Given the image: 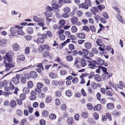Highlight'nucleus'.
Returning <instances> with one entry per match:
<instances>
[{"label":"nucleus","instance_id":"a18cd8bd","mask_svg":"<svg viewBox=\"0 0 125 125\" xmlns=\"http://www.w3.org/2000/svg\"><path fill=\"white\" fill-rule=\"evenodd\" d=\"M97 61L98 62V63L101 65H103L104 62V61L101 59L100 58H98Z\"/></svg>","mask_w":125,"mask_h":125},{"label":"nucleus","instance_id":"bf43d9fd","mask_svg":"<svg viewBox=\"0 0 125 125\" xmlns=\"http://www.w3.org/2000/svg\"><path fill=\"white\" fill-rule=\"evenodd\" d=\"M60 73L61 75L63 76L66 75L67 73L64 70H62L60 71Z\"/></svg>","mask_w":125,"mask_h":125},{"label":"nucleus","instance_id":"de8ad7c7","mask_svg":"<svg viewBox=\"0 0 125 125\" xmlns=\"http://www.w3.org/2000/svg\"><path fill=\"white\" fill-rule=\"evenodd\" d=\"M61 92L60 91L57 90L56 91L55 95L58 97L61 96Z\"/></svg>","mask_w":125,"mask_h":125},{"label":"nucleus","instance_id":"c85d7f7f","mask_svg":"<svg viewBox=\"0 0 125 125\" xmlns=\"http://www.w3.org/2000/svg\"><path fill=\"white\" fill-rule=\"evenodd\" d=\"M52 12L50 11H46L44 12L45 15L49 17H51L52 16Z\"/></svg>","mask_w":125,"mask_h":125},{"label":"nucleus","instance_id":"20e7f679","mask_svg":"<svg viewBox=\"0 0 125 125\" xmlns=\"http://www.w3.org/2000/svg\"><path fill=\"white\" fill-rule=\"evenodd\" d=\"M20 78V75L19 74L16 75V76L13 78L12 81L13 83L15 84H18L19 82V78Z\"/></svg>","mask_w":125,"mask_h":125},{"label":"nucleus","instance_id":"6ab92c4d","mask_svg":"<svg viewBox=\"0 0 125 125\" xmlns=\"http://www.w3.org/2000/svg\"><path fill=\"white\" fill-rule=\"evenodd\" d=\"M77 37L79 38L83 39L85 37V36L84 33L81 32L78 34Z\"/></svg>","mask_w":125,"mask_h":125},{"label":"nucleus","instance_id":"39448f33","mask_svg":"<svg viewBox=\"0 0 125 125\" xmlns=\"http://www.w3.org/2000/svg\"><path fill=\"white\" fill-rule=\"evenodd\" d=\"M33 20L35 22H38L40 21L41 22H44L45 19L44 18L42 17L39 18L37 17L34 16L33 17Z\"/></svg>","mask_w":125,"mask_h":125},{"label":"nucleus","instance_id":"603ef678","mask_svg":"<svg viewBox=\"0 0 125 125\" xmlns=\"http://www.w3.org/2000/svg\"><path fill=\"white\" fill-rule=\"evenodd\" d=\"M77 30V29L75 26H73L72 27L71 31L75 33L76 32Z\"/></svg>","mask_w":125,"mask_h":125},{"label":"nucleus","instance_id":"423d86ee","mask_svg":"<svg viewBox=\"0 0 125 125\" xmlns=\"http://www.w3.org/2000/svg\"><path fill=\"white\" fill-rule=\"evenodd\" d=\"M44 39L42 37H39L36 40H35L34 41L38 43H43L44 42Z\"/></svg>","mask_w":125,"mask_h":125},{"label":"nucleus","instance_id":"1a4fd4ad","mask_svg":"<svg viewBox=\"0 0 125 125\" xmlns=\"http://www.w3.org/2000/svg\"><path fill=\"white\" fill-rule=\"evenodd\" d=\"M12 47L13 49L15 51H17L20 48V46L17 43L13 44Z\"/></svg>","mask_w":125,"mask_h":125},{"label":"nucleus","instance_id":"e2e57ef3","mask_svg":"<svg viewBox=\"0 0 125 125\" xmlns=\"http://www.w3.org/2000/svg\"><path fill=\"white\" fill-rule=\"evenodd\" d=\"M7 41L6 40L3 39L0 41L1 45L2 46L5 44L7 43Z\"/></svg>","mask_w":125,"mask_h":125},{"label":"nucleus","instance_id":"9d476101","mask_svg":"<svg viewBox=\"0 0 125 125\" xmlns=\"http://www.w3.org/2000/svg\"><path fill=\"white\" fill-rule=\"evenodd\" d=\"M40 48L42 50V52L45 49H46L47 50H50L51 49V47L49 46L47 44L45 45L43 44L42 45V46L40 47Z\"/></svg>","mask_w":125,"mask_h":125},{"label":"nucleus","instance_id":"f704fd0d","mask_svg":"<svg viewBox=\"0 0 125 125\" xmlns=\"http://www.w3.org/2000/svg\"><path fill=\"white\" fill-rule=\"evenodd\" d=\"M61 16L62 18H67L69 17V15L68 13H63Z\"/></svg>","mask_w":125,"mask_h":125},{"label":"nucleus","instance_id":"412c9836","mask_svg":"<svg viewBox=\"0 0 125 125\" xmlns=\"http://www.w3.org/2000/svg\"><path fill=\"white\" fill-rule=\"evenodd\" d=\"M16 105V103L15 101L12 100L11 101L10 103V106L13 108H14Z\"/></svg>","mask_w":125,"mask_h":125},{"label":"nucleus","instance_id":"c9c22d12","mask_svg":"<svg viewBox=\"0 0 125 125\" xmlns=\"http://www.w3.org/2000/svg\"><path fill=\"white\" fill-rule=\"evenodd\" d=\"M49 76L52 79L55 78L56 77V74L55 73H50L49 74Z\"/></svg>","mask_w":125,"mask_h":125},{"label":"nucleus","instance_id":"473e14b6","mask_svg":"<svg viewBox=\"0 0 125 125\" xmlns=\"http://www.w3.org/2000/svg\"><path fill=\"white\" fill-rule=\"evenodd\" d=\"M23 92L25 94H28L29 93V90L27 87H24L23 90Z\"/></svg>","mask_w":125,"mask_h":125},{"label":"nucleus","instance_id":"a211bd4d","mask_svg":"<svg viewBox=\"0 0 125 125\" xmlns=\"http://www.w3.org/2000/svg\"><path fill=\"white\" fill-rule=\"evenodd\" d=\"M42 56L44 58H46L50 55V53L48 51H46L42 53Z\"/></svg>","mask_w":125,"mask_h":125},{"label":"nucleus","instance_id":"b1692460","mask_svg":"<svg viewBox=\"0 0 125 125\" xmlns=\"http://www.w3.org/2000/svg\"><path fill=\"white\" fill-rule=\"evenodd\" d=\"M88 114L86 112H83L81 114V116L84 118H86L88 117Z\"/></svg>","mask_w":125,"mask_h":125},{"label":"nucleus","instance_id":"0e129e2a","mask_svg":"<svg viewBox=\"0 0 125 125\" xmlns=\"http://www.w3.org/2000/svg\"><path fill=\"white\" fill-rule=\"evenodd\" d=\"M17 115L19 116H21L22 115V113L20 110H18L16 111Z\"/></svg>","mask_w":125,"mask_h":125},{"label":"nucleus","instance_id":"09e8293b","mask_svg":"<svg viewBox=\"0 0 125 125\" xmlns=\"http://www.w3.org/2000/svg\"><path fill=\"white\" fill-rule=\"evenodd\" d=\"M106 94L107 95L109 96H111L113 95V93L110 90H107L106 91Z\"/></svg>","mask_w":125,"mask_h":125},{"label":"nucleus","instance_id":"a19ab883","mask_svg":"<svg viewBox=\"0 0 125 125\" xmlns=\"http://www.w3.org/2000/svg\"><path fill=\"white\" fill-rule=\"evenodd\" d=\"M85 4L87 5L88 6H90L92 5L91 2L90 0H85Z\"/></svg>","mask_w":125,"mask_h":125},{"label":"nucleus","instance_id":"864d4df0","mask_svg":"<svg viewBox=\"0 0 125 125\" xmlns=\"http://www.w3.org/2000/svg\"><path fill=\"white\" fill-rule=\"evenodd\" d=\"M36 86L37 87L41 89L43 87V85L41 83H39L37 84Z\"/></svg>","mask_w":125,"mask_h":125},{"label":"nucleus","instance_id":"dca6fc26","mask_svg":"<svg viewBox=\"0 0 125 125\" xmlns=\"http://www.w3.org/2000/svg\"><path fill=\"white\" fill-rule=\"evenodd\" d=\"M52 97L50 96H49L46 98L45 101L46 103H50L52 102Z\"/></svg>","mask_w":125,"mask_h":125},{"label":"nucleus","instance_id":"ea45409f","mask_svg":"<svg viewBox=\"0 0 125 125\" xmlns=\"http://www.w3.org/2000/svg\"><path fill=\"white\" fill-rule=\"evenodd\" d=\"M82 52L83 54L84 55V56H87L89 53L88 51L86 49H83L82 50Z\"/></svg>","mask_w":125,"mask_h":125},{"label":"nucleus","instance_id":"37998d69","mask_svg":"<svg viewBox=\"0 0 125 125\" xmlns=\"http://www.w3.org/2000/svg\"><path fill=\"white\" fill-rule=\"evenodd\" d=\"M67 122V123L69 125L73 123V118L72 117H69L68 118Z\"/></svg>","mask_w":125,"mask_h":125},{"label":"nucleus","instance_id":"7c9ffc66","mask_svg":"<svg viewBox=\"0 0 125 125\" xmlns=\"http://www.w3.org/2000/svg\"><path fill=\"white\" fill-rule=\"evenodd\" d=\"M27 32L30 34L32 33L33 32V28L31 27H29L27 29Z\"/></svg>","mask_w":125,"mask_h":125},{"label":"nucleus","instance_id":"58836bf2","mask_svg":"<svg viewBox=\"0 0 125 125\" xmlns=\"http://www.w3.org/2000/svg\"><path fill=\"white\" fill-rule=\"evenodd\" d=\"M65 94L66 96L69 97L72 95V93L71 91L70 90H68L65 92Z\"/></svg>","mask_w":125,"mask_h":125},{"label":"nucleus","instance_id":"4c0bfd02","mask_svg":"<svg viewBox=\"0 0 125 125\" xmlns=\"http://www.w3.org/2000/svg\"><path fill=\"white\" fill-rule=\"evenodd\" d=\"M49 117L50 119L53 120L56 118V115L54 114H51L50 115Z\"/></svg>","mask_w":125,"mask_h":125},{"label":"nucleus","instance_id":"5701e85b","mask_svg":"<svg viewBox=\"0 0 125 125\" xmlns=\"http://www.w3.org/2000/svg\"><path fill=\"white\" fill-rule=\"evenodd\" d=\"M78 20V18L75 16L72 17L71 19V21L73 23H74L76 22Z\"/></svg>","mask_w":125,"mask_h":125},{"label":"nucleus","instance_id":"7ed1b4c3","mask_svg":"<svg viewBox=\"0 0 125 125\" xmlns=\"http://www.w3.org/2000/svg\"><path fill=\"white\" fill-rule=\"evenodd\" d=\"M5 66L6 68L5 71L7 72L9 70H10L11 68H13L14 67L15 65L14 64L11 63H5Z\"/></svg>","mask_w":125,"mask_h":125},{"label":"nucleus","instance_id":"a878e982","mask_svg":"<svg viewBox=\"0 0 125 125\" xmlns=\"http://www.w3.org/2000/svg\"><path fill=\"white\" fill-rule=\"evenodd\" d=\"M91 85L92 88L94 89H96L98 87L97 84L94 82H92L91 83Z\"/></svg>","mask_w":125,"mask_h":125},{"label":"nucleus","instance_id":"f257e3e1","mask_svg":"<svg viewBox=\"0 0 125 125\" xmlns=\"http://www.w3.org/2000/svg\"><path fill=\"white\" fill-rule=\"evenodd\" d=\"M11 53V52H8L6 54L5 56L3 57L4 60L5 61L7 60L9 62H12L13 57L10 55Z\"/></svg>","mask_w":125,"mask_h":125},{"label":"nucleus","instance_id":"6e6552de","mask_svg":"<svg viewBox=\"0 0 125 125\" xmlns=\"http://www.w3.org/2000/svg\"><path fill=\"white\" fill-rule=\"evenodd\" d=\"M116 85L118 88L121 89H122L124 87H125V84L122 81H120L119 84H117Z\"/></svg>","mask_w":125,"mask_h":125},{"label":"nucleus","instance_id":"72a5a7b5","mask_svg":"<svg viewBox=\"0 0 125 125\" xmlns=\"http://www.w3.org/2000/svg\"><path fill=\"white\" fill-rule=\"evenodd\" d=\"M90 63L88 65V67L90 68H94V67L96 66L92 62H89Z\"/></svg>","mask_w":125,"mask_h":125},{"label":"nucleus","instance_id":"79ce46f5","mask_svg":"<svg viewBox=\"0 0 125 125\" xmlns=\"http://www.w3.org/2000/svg\"><path fill=\"white\" fill-rule=\"evenodd\" d=\"M116 17L118 20L120 21L121 23H123V19L121 16L118 14H117L116 15Z\"/></svg>","mask_w":125,"mask_h":125},{"label":"nucleus","instance_id":"69168bd1","mask_svg":"<svg viewBox=\"0 0 125 125\" xmlns=\"http://www.w3.org/2000/svg\"><path fill=\"white\" fill-rule=\"evenodd\" d=\"M9 87L10 89V90H13L15 88V87L14 85L11 82L10 83Z\"/></svg>","mask_w":125,"mask_h":125},{"label":"nucleus","instance_id":"4be33fe9","mask_svg":"<svg viewBox=\"0 0 125 125\" xmlns=\"http://www.w3.org/2000/svg\"><path fill=\"white\" fill-rule=\"evenodd\" d=\"M94 78L96 81L100 82L101 81V76L98 74H96L94 76Z\"/></svg>","mask_w":125,"mask_h":125},{"label":"nucleus","instance_id":"338daca9","mask_svg":"<svg viewBox=\"0 0 125 125\" xmlns=\"http://www.w3.org/2000/svg\"><path fill=\"white\" fill-rule=\"evenodd\" d=\"M52 6L53 9H56V8H59V5L56 3H53L52 4Z\"/></svg>","mask_w":125,"mask_h":125},{"label":"nucleus","instance_id":"2f4dec72","mask_svg":"<svg viewBox=\"0 0 125 125\" xmlns=\"http://www.w3.org/2000/svg\"><path fill=\"white\" fill-rule=\"evenodd\" d=\"M33 83L32 81H30L28 82L27 85L28 88H31L33 86Z\"/></svg>","mask_w":125,"mask_h":125},{"label":"nucleus","instance_id":"cd10ccee","mask_svg":"<svg viewBox=\"0 0 125 125\" xmlns=\"http://www.w3.org/2000/svg\"><path fill=\"white\" fill-rule=\"evenodd\" d=\"M63 10L64 13H68L70 12L71 9L68 7H65L63 8Z\"/></svg>","mask_w":125,"mask_h":125},{"label":"nucleus","instance_id":"e433bc0d","mask_svg":"<svg viewBox=\"0 0 125 125\" xmlns=\"http://www.w3.org/2000/svg\"><path fill=\"white\" fill-rule=\"evenodd\" d=\"M61 109L62 111H64L66 109V106L65 104H62L61 106Z\"/></svg>","mask_w":125,"mask_h":125},{"label":"nucleus","instance_id":"3c124183","mask_svg":"<svg viewBox=\"0 0 125 125\" xmlns=\"http://www.w3.org/2000/svg\"><path fill=\"white\" fill-rule=\"evenodd\" d=\"M17 59L19 60L23 61L25 59V57L23 55H20L18 57Z\"/></svg>","mask_w":125,"mask_h":125},{"label":"nucleus","instance_id":"f8f14e48","mask_svg":"<svg viewBox=\"0 0 125 125\" xmlns=\"http://www.w3.org/2000/svg\"><path fill=\"white\" fill-rule=\"evenodd\" d=\"M21 28L19 29L17 32V34L20 35H24L25 33L22 30L23 27H21Z\"/></svg>","mask_w":125,"mask_h":125},{"label":"nucleus","instance_id":"2eb2a0df","mask_svg":"<svg viewBox=\"0 0 125 125\" xmlns=\"http://www.w3.org/2000/svg\"><path fill=\"white\" fill-rule=\"evenodd\" d=\"M84 45L85 48L87 49H90L92 47L91 44L89 42H85Z\"/></svg>","mask_w":125,"mask_h":125},{"label":"nucleus","instance_id":"ddd939ff","mask_svg":"<svg viewBox=\"0 0 125 125\" xmlns=\"http://www.w3.org/2000/svg\"><path fill=\"white\" fill-rule=\"evenodd\" d=\"M30 74L31 76L33 78H35L37 77L38 75L37 72L33 71L30 72Z\"/></svg>","mask_w":125,"mask_h":125},{"label":"nucleus","instance_id":"680f3d73","mask_svg":"<svg viewBox=\"0 0 125 125\" xmlns=\"http://www.w3.org/2000/svg\"><path fill=\"white\" fill-rule=\"evenodd\" d=\"M46 11H53V9L50 6H47L46 7Z\"/></svg>","mask_w":125,"mask_h":125},{"label":"nucleus","instance_id":"0eeeda50","mask_svg":"<svg viewBox=\"0 0 125 125\" xmlns=\"http://www.w3.org/2000/svg\"><path fill=\"white\" fill-rule=\"evenodd\" d=\"M89 62V61H87L85 59H83L81 60V66L82 67H84L87 64V62Z\"/></svg>","mask_w":125,"mask_h":125},{"label":"nucleus","instance_id":"9b49d317","mask_svg":"<svg viewBox=\"0 0 125 125\" xmlns=\"http://www.w3.org/2000/svg\"><path fill=\"white\" fill-rule=\"evenodd\" d=\"M79 6L80 8H82L86 9H88L89 8L88 6L84 3L79 5Z\"/></svg>","mask_w":125,"mask_h":125},{"label":"nucleus","instance_id":"052dcab7","mask_svg":"<svg viewBox=\"0 0 125 125\" xmlns=\"http://www.w3.org/2000/svg\"><path fill=\"white\" fill-rule=\"evenodd\" d=\"M87 108L90 110L92 109L93 107L92 105L90 103H89L87 104Z\"/></svg>","mask_w":125,"mask_h":125},{"label":"nucleus","instance_id":"f03ea898","mask_svg":"<svg viewBox=\"0 0 125 125\" xmlns=\"http://www.w3.org/2000/svg\"><path fill=\"white\" fill-rule=\"evenodd\" d=\"M21 28V26L18 25L11 27L10 29V33L12 34H15L17 33L18 29Z\"/></svg>","mask_w":125,"mask_h":125},{"label":"nucleus","instance_id":"c03bdc74","mask_svg":"<svg viewBox=\"0 0 125 125\" xmlns=\"http://www.w3.org/2000/svg\"><path fill=\"white\" fill-rule=\"evenodd\" d=\"M52 28L54 30L56 29H59L61 28V27L59 26L58 25L55 24L52 26Z\"/></svg>","mask_w":125,"mask_h":125},{"label":"nucleus","instance_id":"4d7b16f0","mask_svg":"<svg viewBox=\"0 0 125 125\" xmlns=\"http://www.w3.org/2000/svg\"><path fill=\"white\" fill-rule=\"evenodd\" d=\"M20 98L22 100H24L26 98V96L24 94H21L20 95Z\"/></svg>","mask_w":125,"mask_h":125},{"label":"nucleus","instance_id":"aec40b11","mask_svg":"<svg viewBox=\"0 0 125 125\" xmlns=\"http://www.w3.org/2000/svg\"><path fill=\"white\" fill-rule=\"evenodd\" d=\"M112 74H111V75H107L106 74L104 73L102 75V77L103 79L104 80H105L106 79H107L110 77L112 76Z\"/></svg>","mask_w":125,"mask_h":125},{"label":"nucleus","instance_id":"bb28decb","mask_svg":"<svg viewBox=\"0 0 125 125\" xmlns=\"http://www.w3.org/2000/svg\"><path fill=\"white\" fill-rule=\"evenodd\" d=\"M97 9L96 7H94L92 8L90 10L92 14L94 15H95L96 11H97Z\"/></svg>","mask_w":125,"mask_h":125},{"label":"nucleus","instance_id":"f3484780","mask_svg":"<svg viewBox=\"0 0 125 125\" xmlns=\"http://www.w3.org/2000/svg\"><path fill=\"white\" fill-rule=\"evenodd\" d=\"M107 107L109 109H113L114 107V104L112 103H109L107 105Z\"/></svg>","mask_w":125,"mask_h":125},{"label":"nucleus","instance_id":"8fccbe9b","mask_svg":"<svg viewBox=\"0 0 125 125\" xmlns=\"http://www.w3.org/2000/svg\"><path fill=\"white\" fill-rule=\"evenodd\" d=\"M95 15V16L94 17V18L96 22H98V21H100V17L98 14Z\"/></svg>","mask_w":125,"mask_h":125},{"label":"nucleus","instance_id":"4468645a","mask_svg":"<svg viewBox=\"0 0 125 125\" xmlns=\"http://www.w3.org/2000/svg\"><path fill=\"white\" fill-rule=\"evenodd\" d=\"M102 108V106L100 104H97L96 106H94V111H100Z\"/></svg>","mask_w":125,"mask_h":125},{"label":"nucleus","instance_id":"774afa93","mask_svg":"<svg viewBox=\"0 0 125 125\" xmlns=\"http://www.w3.org/2000/svg\"><path fill=\"white\" fill-rule=\"evenodd\" d=\"M83 30L87 32L90 30L89 28L86 26H83Z\"/></svg>","mask_w":125,"mask_h":125},{"label":"nucleus","instance_id":"5fc2aeb1","mask_svg":"<svg viewBox=\"0 0 125 125\" xmlns=\"http://www.w3.org/2000/svg\"><path fill=\"white\" fill-rule=\"evenodd\" d=\"M30 48L29 47H26L25 50V52L26 54H28L30 53Z\"/></svg>","mask_w":125,"mask_h":125},{"label":"nucleus","instance_id":"49530a36","mask_svg":"<svg viewBox=\"0 0 125 125\" xmlns=\"http://www.w3.org/2000/svg\"><path fill=\"white\" fill-rule=\"evenodd\" d=\"M73 60V58L72 56L71 55H68L66 57V60L69 62H71Z\"/></svg>","mask_w":125,"mask_h":125},{"label":"nucleus","instance_id":"393cba45","mask_svg":"<svg viewBox=\"0 0 125 125\" xmlns=\"http://www.w3.org/2000/svg\"><path fill=\"white\" fill-rule=\"evenodd\" d=\"M49 113L48 111L46 110L43 111L42 113V116L45 117H47Z\"/></svg>","mask_w":125,"mask_h":125},{"label":"nucleus","instance_id":"13d9d810","mask_svg":"<svg viewBox=\"0 0 125 125\" xmlns=\"http://www.w3.org/2000/svg\"><path fill=\"white\" fill-rule=\"evenodd\" d=\"M97 7L100 10L104 9L105 8L104 6L102 4H101L100 5H98Z\"/></svg>","mask_w":125,"mask_h":125},{"label":"nucleus","instance_id":"c756f323","mask_svg":"<svg viewBox=\"0 0 125 125\" xmlns=\"http://www.w3.org/2000/svg\"><path fill=\"white\" fill-rule=\"evenodd\" d=\"M76 14L77 16L80 17L82 16L83 13L82 11L80 10H77L76 12Z\"/></svg>","mask_w":125,"mask_h":125},{"label":"nucleus","instance_id":"6e6d98bb","mask_svg":"<svg viewBox=\"0 0 125 125\" xmlns=\"http://www.w3.org/2000/svg\"><path fill=\"white\" fill-rule=\"evenodd\" d=\"M42 64V63H41L39 64L38 65H37L36 66L38 68H40L41 69L42 71H43L44 70V68Z\"/></svg>","mask_w":125,"mask_h":125}]
</instances>
